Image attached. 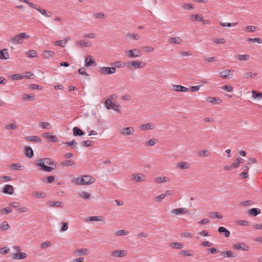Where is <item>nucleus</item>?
I'll return each instance as SVG.
<instances>
[{"mask_svg": "<svg viewBox=\"0 0 262 262\" xmlns=\"http://www.w3.org/2000/svg\"><path fill=\"white\" fill-rule=\"evenodd\" d=\"M188 210L186 208H179L173 209L171 211V213L174 215H178L188 213Z\"/></svg>", "mask_w": 262, "mask_h": 262, "instance_id": "10", "label": "nucleus"}, {"mask_svg": "<svg viewBox=\"0 0 262 262\" xmlns=\"http://www.w3.org/2000/svg\"><path fill=\"white\" fill-rule=\"evenodd\" d=\"M43 136L48 139H49L52 142H57L58 138L56 136L51 135L50 133H45Z\"/></svg>", "mask_w": 262, "mask_h": 262, "instance_id": "29", "label": "nucleus"}, {"mask_svg": "<svg viewBox=\"0 0 262 262\" xmlns=\"http://www.w3.org/2000/svg\"><path fill=\"white\" fill-rule=\"evenodd\" d=\"M168 41L171 43L180 45L183 42V40L180 37L176 36L170 37L168 39Z\"/></svg>", "mask_w": 262, "mask_h": 262, "instance_id": "20", "label": "nucleus"}, {"mask_svg": "<svg viewBox=\"0 0 262 262\" xmlns=\"http://www.w3.org/2000/svg\"><path fill=\"white\" fill-rule=\"evenodd\" d=\"M236 58L238 60L246 61L249 60V56L247 54L238 55L236 56Z\"/></svg>", "mask_w": 262, "mask_h": 262, "instance_id": "48", "label": "nucleus"}, {"mask_svg": "<svg viewBox=\"0 0 262 262\" xmlns=\"http://www.w3.org/2000/svg\"><path fill=\"white\" fill-rule=\"evenodd\" d=\"M140 128L142 130L152 129L154 128V125L152 123H149L141 125Z\"/></svg>", "mask_w": 262, "mask_h": 262, "instance_id": "28", "label": "nucleus"}, {"mask_svg": "<svg viewBox=\"0 0 262 262\" xmlns=\"http://www.w3.org/2000/svg\"><path fill=\"white\" fill-rule=\"evenodd\" d=\"M132 177L137 182H143L146 180V177L142 173L134 174Z\"/></svg>", "mask_w": 262, "mask_h": 262, "instance_id": "13", "label": "nucleus"}, {"mask_svg": "<svg viewBox=\"0 0 262 262\" xmlns=\"http://www.w3.org/2000/svg\"><path fill=\"white\" fill-rule=\"evenodd\" d=\"M30 38V36L26 33H20L10 39V42L13 45L21 44L25 39Z\"/></svg>", "mask_w": 262, "mask_h": 262, "instance_id": "3", "label": "nucleus"}, {"mask_svg": "<svg viewBox=\"0 0 262 262\" xmlns=\"http://www.w3.org/2000/svg\"><path fill=\"white\" fill-rule=\"evenodd\" d=\"M114 234L118 236L122 235H126L128 234V232L125 230H120L115 231L114 232Z\"/></svg>", "mask_w": 262, "mask_h": 262, "instance_id": "41", "label": "nucleus"}, {"mask_svg": "<svg viewBox=\"0 0 262 262\" xmlns=\"http://www.w3.org/2000/svg\"><path fill=\"white\" fill-rule=\"evenodd\" d=\"M166 194H161L155 198V200L158 202H161L166 196Z\"/></svg>", "mask_w": 262, "mask_h": 262, "instance_id": "57", "label": "nucleus"}, {"mask_svg": "<svg viewBox=\"0 0 262 262\" xmlns=\"http://www.w3.org/2000/svg\"><path fill=\"white\" fill-rule=\"evenodd\" d=\"M25 156L28 158H31L33 156V151L30 146H26L25 148Z\"/></svg>", "mask_w": 262, "mask_h": 262, "instance_id": "26", "label": "nucleus"}, {"mask_svg": "<svg viewBox=\"0 0 262 262\" xmlns=\"http://www.w3.org/2000/svg\"><path fill=\"white\" fill-rule=\"evenodd\" d=\"M198 154L200 157H209L211 155V152L206 149L199 151Z\"/></svg>", "mask_w": 262, "mask_h": 262, "instance_id": "39", "label": "nucleus"}, {"mask_svg": "<svg viewBox=\"0 0 262 262\" xmlns=\"http://www.w3.org/2000/svg\"><path fill=\"white\" fill-rule=\"evenodd\" d=\"M212 41L216 43H224L225 42V40L224 38H214L212 39Z\"/></svg>", "mask_w": 262, "mask_h": 262, "instance_id": "63", "label": "nucleus"}, {"mask_svg": "<svg viewBox=\"0 0 262 262\" xmlns=\"http://www.w3.org/2000/svg\"><path fill=\"white\" fill-rule=\"evenodd\" d=\"M158 143V140L156 139H151L146 143L147 146H154Z\"/></svg>", "mask_w": 262, "mask_h": 262, "instance_id": "55", "label": "nucleus"}, {"mask_svg": "<svg viewBox=\"0 0 262 262\" xmlns=\"http://www.w3.org/2000/svg\"><path fill=\"white\" fill-rule=\"evenodd\" d=\"M222 89L224 90H225L228 92H230L233 91V87L231 85H225L223 86Z\"/></svg>", "mask_w": 262, "mask_h": 262, "instance_id": "61", "label": "nucleus"}, {"mask_svg": "<svg viewBox=\"0 0 262 262\" xmlns=\"http://www.w3.org/2000/svg\"><path fill=\"white\" fill-rule=\"evenodd\" d=\"M73 135L75 137L83 136L85 133L81 129L75 126L73 128Z\"/></svg>", "mask_w": 262, "mask_h": 262, "instance_id": "25", "label": "nucleus"}, {"mask_svg": "<svg viewBox=\"0 0 262 262\" xmlns=\"http://www.w3.org/2000/svg\"><path fill=\"white\" fill-rule=\"evenodd\" d=\"M126 54L129 58H136L142 55L141 51L136 48L127 51Z\"/></svg>", "mask_w": 262, "mask_h": 262, "instance_id": "5", "label": "nucleus"}, {"mask_svg": "<svg viewBox=\"0 0 262 262\" xmlns=\"http://www.w3.org/2000/svg\"><path fill=\"white\" fill-rule=\"evenodd\" d=\"M89 254V251L86 248L78 249L73 252V255L75 257H79L82 255H88Z\"/></svg>", "mask_w": 262, "mask_h": 262, "instance_id": "6", "label": "nucleus"}, {"mask_svg": "<svg viewBox=\"0 0 262 262\" xmlns=\"http://www.w3.org/2000/svg\"><path fill=\"white\" fill-rule=\"evenodd\" d=\"M12 212V210L9 207H5L1 210L3 214H7Z\"/></svg>", "mask_w": 262, "mask_h": 262, "instance_id": "59", "label": "nucleus"}, {"mask_svg": "<svg viewBox=\"0 0 262 262\" xmlns=\"http://www.w3.org/2000/svg\"><path fill=\"white\" fill-rule=\"evenodd\" d=\"M252 97L254 99H261L262 98V93L257 92L256 91L252 90Z\"/></svg>", "mask_w": 262, "mask_h": 262, "instance_id": "46", "label": "nucleus"}, {"mask_svg": "<svg viewBox=\"0 0 262 262\" xmlns=\"http://www.w3.org/2000/svg\"><path fill=\"white\" fill-rule=\"evenodd\" d=\"M96 65L93 57L90 55H87L85 57L84 66L86 67H91Z\"/></svg>", "mask_w": 262, "mask_h": 262, "instance_id": "7", "label": "nucleus"}, {"mask_svg": "<svg viewBox=\"0 0 262 262\" xmlns=\"http://www.w3.org/2000/svg\"><path fill=\"white\" fill-rule=\"evenodd\" d=\"M11 79L13 80H20L24 78L23 75L19 74H15L10 76Z\"/></svg>", "mask_w": 262, "mask_h": 262, "instance_id": "53", "label": "nucleus"}, {"mask_svg": "<svg viewBox=\"0 0 262 262\" xmlns=\"http://www.w3.org/2000/svg\"><path fill=\"white\" fill-rule=\"evenodd\" d=\"M72 262H85L84 258L82 257H79L73 259Z\"/></svg>", "mask_w": 262, "mask_h": 262, "instance_id": "64", "label": "nucleus"}, {"mask_svg": "<svg viewBox=\"0 0 262 262\" xmlns=\"http://www.w3.org/2000/svg\"><path fill=\"white\" fill-rule=\"evenodd\" d=\"M169 246L172 249H182L184 247V244L180 242L171 243Z\"/></svg>", "mask_w": 262, "mask_h": 262, "instance_id": "35", "label": "nucleus"}, {"mask_svg": "<svg viewBox=\"0 0 262 262\" xmlns=\"http://www.w3.org/2000/svg\"><path fill=\"white\" fill-rule=\"evenodd\" d=\"M257 27L253 26H248L245 27L244 30L247 32H253L256 31Z\"/></svg>", "mask_w": 262, "mask_h": 262, "instance_id": "47", "label": "nucleus"}, {"mask_svg": "<svg viewBox=\"0 0 262 262\" xmlns=\"http://www.w3.org/2000/svg\"><path fill=\"white\" fill-rule=\"evenodd\" d=\"M126 36L134 40H138L140 38V36L138 34L127 33Z\"/></svg>", "mask_w": 262, "mask_h": 262, "instance_id": "51", "label": "nucleus"}, {"mask_svg": "<svg viewBox=\"0 0 262 262\" xmlns=\"http://www.w3.org/2000/svg\"><path fill=\"white\" fill-rule=\"evenodd\" d=\"M257 75L256 73L253 74L251 72H247L244 74V77L245 78L249 79L252 77L253 76H256Z\"/></svg>", "mask_w": 262, "mask_h": 262, "instance_id": "62", "label": "nucleus"}, {"mask_svg": "<svg viewBox=\"0 0 262 262\" xmlns=\"http://www.w3.org/2000/svg\"><path fill=\"white\" fill-rule=\"evenodd\" d=\"M170 179L166 177H159L155 179V182L157 184L169 182Z\"/></svg>", "mask_w": 262, "mask_h": 262, "instance_id": "22", "label": "nucleus"}, {"mask_svg": "<svg viewBox=\"0 0 262 262\" xmlns=\"http://www.w3.org/2000/svg\"><path fill=\"white\" fill-rule=\"evenodd\" d=\"M6 129L7 130H11V129H15L17 128V125L15 123L8 124L6 125Z\"/></svg>", "mask_w": 262, "mask_h": 262, "instance_id": "52", "label": "nucleus"}, {"mask_svg": "<svg viewBox=\"0 0 262 262\" xmlns=\"http://www.w3.org/2000/svg\"><path fill=\"white\" fill-rule=\"evenodd\" d=\"M75 44L77 47L81 48L89 47H91L92 45L91 43L89 40L86 39L77 40L75 42Z\"/></svg>", "mask_w": 262, "mask_h": 262, "instance_id": "8", "label": "nucleus"}, {"mask_svg": "<svg viewBox=\"0 0 262 262\" xmlns=\"http://www.w3.org/2000/svg\"><path fill=\"white\" fill-rule=\"evenodd\" d=\"M27 257V254L23 252H16L14 253L12 256L13 259H23Z\"/></svg>", "mask_w": 262, "mask_h": 262, "instance_id": "18", "label": "nucleus"}, {"mask_svg": "<svg viewBox=\"0 0 262 262\" xmlns=\"http://www.w3.org/2000/svg\"><path fill=\"white\" fill-rule=\"evenodd\" d=\"M220 24L222 27H234L237 25V23H220Z\"/></svg>", "mask_w": 262, "mask_h": 262, "instance_id": "56", "label": "nucleus"}, {"mask_svg": "<svg viewBox=\"0 0 262 262\" xmlns=\"http://www.w3.org/2000/svg\"><path fill=\"white\" fill-rule=\"evenodd\" d=\"M55 55L54 52L50 50H46L42 52V56L46 59H49Z\"/></svg>", "mask_w": 262, "mask_h": 262, "instance_id": "24", "label": "nucleus"}, {"mask_svg": "<svg viewBox=\"0 0 262 262\" xmlns=\"http://www.w3.org/2000/svg\"><path fill=\"white\" fill-rule=\"evenodd\" d=\"M182 8L185 10H192L194 8L193 5L191 4H188L186 3H184L182 5Z\"/></svg>", "mask_w": 262, "mask_h": 262, "instance_id": "44", "label": "nucleus"}, {"mask_svg": "<svg viewBox=\"0 0 262 262\" xmlns=\"http://www.w3.org/2000/svg\"><path fill=\"white\" fill-rule=\"evenodd\" d=\"M9 58V55L7 49L0 50V60H6Z\"/></svg>", "mask_w": 262, "mask_h": 262, "instance_id": "16", "label": "nucleus"}, {"mask_svg": "<svg viewBox=\"0 0 262 262\" xmlns=\"http://www.w3.org/2000/svg\"><path fill=\"white\" fill-rule=\"evenodd\" d=\"M111 255L116 257H122L126 255V252L124 250H115L112 251Z\"/></svg>", "mask_w": 262, "mask_h": 262, "instance_id": "14", "label": "nucleus"}, {"mask_svg": "<svg viewBox=\"0 0 262 262\" xmlns=\"http://www.w3.org/2000/svg\"><path fill=\"white\" fill-rule=\"evenodd\" d=\"M75 162L74 161L71 160H66L63 161L61 163V165L64 167H68V166H73L75 165Z\"/></svg>", "mask_w": 262, "mask_h": 262, "instance_id": "32", "label": "nucleus"}, {"mask_svg": "<svg viewBox=\"0 0 262 262\" xmlns=\"http://www.w3.org/2000/svg\"><path fill=\"white\" fill-rule=\"evenodd\" d=\"M247 41L248 42L254 41V42H256L258 43H261L262 42V40L260 38H258V37H256V38H248L247 39Z\"/></svg>", "mask_w": 262, "mask_h": 262, "instance_id": "60", "label": "nucleus"}, {"mask_svg": "<svg viewBox=\"0 0 262 262\" xmlns=\"http://www.w3.org/2000/svg\"><path fill=\"white\" fill-rule=\"evenodd\" d=\"M207 101L209 103L215 104V103H220L221 102V100L219 98L209 97L207 98Z\"/></svg>", "mask_w": 262, "mask_h": 262, "instance_id": "36", "label": "nucleus"}, {"mask_svg": "<svg viewBox=\"0 0 262 262\" xmlns=\"http://www.w3.org/2000/svg\"><path fill=\"white\" fill-rule=\"evenodd\" d=\"M260 213V210L259 208H254L248 211V214L253 216H256Z\"/></svg>", "mask_w": 262, "mask_h": 262, "instance_id": "27", "label": "nucleus"}, {"mask_svg": "<svg viewBox=\"0 0 262 262\" xmlns=\"http://www.w3.org/2000/svg\"><path fill=\"white\" fill-rule=\"evenodd\" d=\"M54 164L53 161L50 158H44L40 159L36 161V165L39 167V169L41 170L50 172L52 171L54 168L48 165H52Z\"/></svg>", "mask_w": 262, "mask_h": 262, "instance_id": "2", "label": "nucleus"}, {"mask_svg": "<svg viewBox=\"0 0 262 262\" xmlns=\"http://www.w3.org/2000/svg\"><path fill=\"white\" fill-rule=\"evenodd\" d=\"M33 8L37 10L40 14L45 17H50L52 16V13L50 11L47 12L45 9H42L40 7H37L36 5V8Z\"/></svg>", "mask_w": 262, "mask_h": 262, "instance_id": "15", "label": "nucleus"}, {"mask_svg": "<svg viewBox=\"0 0 262 262\" xmlns=\"http://www.w3.org/2000/svg\"><path fill=\"white\" fill-rule=\"evenodd\" d=\"M221 254L226 257H235V255L231 251H225L222 252Z\"/></svg>", "mask_w": 262, "mask_h": 262, "instance_id": "40", "label": "nucleus"}, {"mask_svg": "<svg viewBox=\"0 0 262 262\" xmlns=\"http://www.w3.org/2000/svg\"><path fill=\"white\" fill-rule=\"evenodd\" d=\"M142 62L139 60H134L130 61L127 63V67L128 68L130 69L131 67H133L135 69H138L140 68L143 67L141 66Z\"/></svg>", "mask_w": 262, "mask_h": 262, "instance_id": "12", "label": "nucleus"}, {"mask_svg": "<svg viewBox=\"0 0 262 262\" xmlns=\"http://www.w3.org/2000/svg\"><path fill=\"white\" fill-rule=\"evenodd\" d=\"M26 139L27 141H33L35 142H40L41 140L38 136H28L26 138Z\"/></svg>", "mask_w": 262, "mask_h": 262, "instance_id": "37", "label": "nucleus"}, {"mask_svg": "<svg viewBox=\"0 0 262 262\" xmlns=\"http://www.w3.org/2000/svg\"><path fill=\"white\" fill-rule=\"evenodd\" d=\"M9 168L11 169L21 170L24 169V166L20 163H14L9 165Z\"/></svg>", "mask_w": 262, "mask_h": 262, "instance_id": "21", "label": "nucleus"}, {"mask_svg": "<svg viewBox=\"0 0 262 262\" xmlns=\"http://www.w3.org/2000/svg\"><path fill=\"white\" fill-rule=\"evenodd\" d=\"M116 71L115 67H103L99 69V72L102 75H111L115 73Z\"/></svg>", "mask_w": 262, "mask_h": 262, "instance_id": "4", "label": "nucleus"}, {"mask_svg": "<svg viewBox=\"0 0 262 262\" xmlns=\"http://www.w3.org/2000/svg\"><path fill=\"white\" fill-rule=\"evenodd\" d=\"M62 202L60 201H51L49 202V204L51 207H58L61 206Z\"/></svg>", "mask_w": 262, "mask_h": 262, "instance_id": "49", "label": "nucleus"}, {"mask_svg": "<svg viewBox=\"0 0 262 262\" xmlns=\"http://www.w3.org/2000/svg\"><path fill=\"white\" fill-rule=\"evenodd\" d=\"M13 192V187L10 185H6L3 190V192L6 194H12Z\"/></svg>", "mask_w": 262, "mask_h": 262, "instance_id": "19", "label": "nucleus"}, {"mask_svg": "<svg viewBox=\"0 0 262 262\" xmlns=\"http://www.w3.org/2000/svg\"><path fill=\"white\" fill-rule=\"evenodd\" d=\"M10 227L9 224L6 221H4L0 225V230L5 231L8 230Z\"/></svg>", "mask_w": 262, "mask_h": 262, "instance_id": "43", "label": "nucleus"}, {"mask_svg": "<svg viewBox=\"0 0 262 262\" xmlns=\"http://www.w3.org/2000/svg\"><path fill=\"white\" fill-rule=\"evenodd\" d=\"M190 18L192 21H203V17L199 14H192L190 16Z\"/></svg>", "mask_w": 262, "mask_h": 262, "instance_id": "34", "label": "nucleus"}, {"mask_svg": "<svg viewBox=\"0 0 262 262\" xmlns=\"http://www.w3.org/2000/svg\"><path fill=\"white\" fill-rule=\"evenodd\" d=\"M23 99L25 101L34 100L35 96L33 93L30 94H25L22 96Z\"/></svg>", "mask_w": 262, "mask_h": 262, "instance_id": "33", "label": "nucleus"}, {"mask_svg": "<svg viewBox=\"0 0 262 262\" xmlns=\"http://www.w3.org/2000/svg\"><path fill=\"white\" fill-rule=\"evenodd\" d=\"M218 232L220 233H223L226 237H229L230 235V231L226 228L223 227H220L218 228Z\"/></svg>", "mask_w": 262, "mask_h": 262, "instance_id": "30", "label": "nucleus"}, {"mask_svg": "<svg viewBox=\"0 0 262 262\" xmlns=\"http://www.w3.org/2000/svg\"><path fill=\"white\" fill-rule=\"evenodd\" d=\"M102 221V218L101 216H91V217H88L86 220V221Z\"/></svg>", "mask_w": 262, "mask_h": 262, "instance_id": "42", "label": "nucleus"}, {"mask_svg": "<svg viewBox=\"0 0 262 262\" xmlns=\"http://www.w3.org/2000/svg\"><path fill=\"white\" fill-rule=\"evenodd\" d=\"M116 103L113 102L112 101H110V100H106L104 103V104L107 110H112L113 107V106L115 105Z\"/></svg>", "mask_w": 262, "mask_h": 262, "instance_id": "38", "label": "nucleus"}, {"mask_svg": "<svg viewBox=\"0 0 262 262\" xmlns=\"http://www.w3.org/2000/svg\"><path fill=\"white\" fill-rule=\"evenodd\" d=\"M134 132V128L133 127H128L122 129L121 133L125 136H128L132 135Z\"/></svg>", "mask_w": 262, "mask_h": 262, "instance_id": "17", "label": "nucleus"}, {"mask_svg": "<svg viewBox=\"0 0 262 262\" xmlns=\"http://www.w3.org/2000/svg\"><path fill=\"white\" fill-rule=\"evenodd\" d=\"M190 166V165L186 162H180L177 165V167L181 169H188Z\"/></svg>", "mask_w": 262, "mask_h": 262, "instance_id": "31", "label": "nucleus"}, {"mask_svg": "<svg viewBox=\"0 0 262 262\" xmlns=\"http://www.w3.org/2000/svg\"><path fill=\"white\" fill-rule=\"evenodd\" d=\"M90 194L89 192L85 191H83L81 193L79 194V197L83 199H90Z\"/></svg>", "mask_w": 262, "mask_h": 262, "instance_id": "50", "label": "nucleus"}, {"mask_svg": "<svg viewBox=\"0 0 262 262\" xmlns=\"http://www.w3.org/2000/svg\"><path fill=\"white\" fill-rule=\"evenodd\" d=\"M95 179L90 175H84L77 178H73L72 182L76 185H85L93 184Z\"/></svg>", "mask_w": 262, "mask_h": 262, "instance_id": "1", "label": "nucleus"}, {"mask_svg": "<svg viewBox=\"0 0 262 262\" xmlns=\"http://www.w3.org/2000/svg\"><path fill=\"white\" fill-rule=\"evenodd\" d=\"M233 247L236 250H241L243 251H248L250 249L248 245L243 243L235 244L234 245Z\"/></svg>", "mask_w": 262, "mask_h": 262, "instance_id": "11", "label": "nucleus"}, {"mask_svg": "<svg viewBox=\"0 0 262 262\" xmlns=\"http://www.w3.org/2000/svg\"><path fill=\"white\" fill-rule=\"evenodd\" d=\"M210 216L212 218L223 219V216L217 212H212L210 214Z\"/></svg>", "mask_w": 262, "mask_h": 262, "instance_id": "58", "label": "nucleus"}, {"mask_svg": "<svg viewBox=\"0 0 262 262\" xmlns=\"http://www.w3.org/2000/svg\"><path fill=\"white\" fill-rule=\"evenodd\" d=\"M232 73L231 70L226 69L221 71L219 73L220 77L226 79V78H231L232 76Z\"/></svg>", "mask_w": 262, "mask_h": 262, "instance_id": "9", "label": "nucleus"}, {"mask_svg": "<svg viewBox=\"0 0 262 262\" xmlns=\"http://www.w3.org/2000/svg\"><path fill=\"white\" fill-rule=\"evenodd\" d=\"M26 55L28 57L32 58L36 57V52L35 50H31L29 51L26 53Z\"/></svg>", "mask_w": 262, "mask_h": 262, "instance_id": "54", "label": "nucleus"}, {"mask_svg": "<svg viewBox=\"0 0 262 262\" xmlns=\"http://www.w3.org/2000/svg\"><path fill=\"white\" fill-rule=\"evenodd\" d=\"M172 89L176 92H186L188 89L180 85H173Z\"/></svg>", "mask_w": 262, "mask_h": 262, "instance_id": "23", "label": "nucleus"}, {"mask_svg": "<svg viewBox=\"0 0 262 262\" xmlns=\"http://www.w3.org/2000/svg\"><path fill=\"white\" fill-rule=\"evenodd\" d=\"M34 196L38 199L45 198L46 196V194L44 192L36 191L33 193Z\"/></svg>", "mask_w": 262, "mask_h": 262, "instance_id": "45", "label": "nucleus"}]
</instances>
